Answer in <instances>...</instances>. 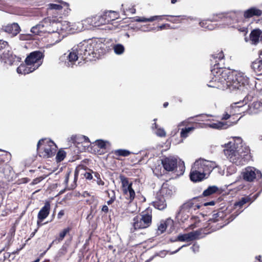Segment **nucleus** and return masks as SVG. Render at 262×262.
<instances>
[{
    "instance_id": "obj_11",
    "label": "nucleus",
    "mask_w": 262,
    "mask_h": 262,
    "mask_svg": "<svg viewBox=\"0 0 262 262\" xmlns=\"http://www.w3.org/2000/svg\"><path fill=\"white\" fill-rule=\"evenodd\" d=\"M192 166L195 168H197L198 170L205 173V174L207 177L210 174L213 169L217 167V165L215 162L202 158L196 160Z\"/></svg>"
},
{
    "instance_id": "obj_3",
    "label": "nucleus",
    "mask_w": 262,
    "mask_h": 262,
    "mask_svg": "<svg viewBox=\"0 0 262 262\" xmlns=\"http://www.w3.org/2000/svg\"><path fill=\"white\" fill-rule=\"evenodd\" d=\"M240 137H233L232 141L225 145L224 152L227 158L237 165H243L245 162V156L249 153L248 147L243 144Z\"/></svg>"
},
{
    "instance_id": "obj_26",
    "label": "nucleus",
    "mask_w": 262,
    "mask_h": 262,
    "mask_svg": "<svg viewBox=\"0 0 262 262\" xmlns=\"http://www.w3.org/2000/svg\"><path fill=\"white\" fill-rule=\"evenodd\" d=\"M123 193L128 198L130 201H133L135 196V192L132 187V185L122 188Z\"/></svg>"
},
{
    "instance_id": "obj_45",
    "label": "nucleus",
    "mask_w": 262,
    "mask_h": 262,
    "mask_svg": "<svg viewBox=\"0 0 262 262\" xmlns=\"http://www.w3.org/2000/svg\"><path fill=\"white\" fill-rule=\"evenodd\" d=\"M106 192L107 193L108 197L110 198V199L107 201V204L110 205L114 202L116 199V196H114L113 194L112 196H111V194L108 192V191H106Z\"/></svg>"
},
{
    "instance_id": "obj_21",
    "label": "nucleus",
    "mask_w": 262,
    "mask_h": 262,
    "mask_svg": "<svg viewBox=\"0 0 262 262\" xmlns=\"http://www.w3.org/2000/svg\"><path fill=\"white\" fill-rule=\"evenodd\" d=\"M83 30V27L81 26L80 22L76 23H68L67 24V31L69 34H73Z\"/></svg>"
},
{
    "instance_id": "obj_7",
    "label": "nucleus",
    "mask_w": 262,
    "mask_h": 262,
    "mask_svg": "<svg viewBox=\"0 0 262 262\" xmlns=\"http://www.w3.org/2000/svg\"><path fill=\"white\" fill-rule=\"evenodd\" d=\"M152 214L150 210H147L141 214L135 217L133 220L131 231L134 232L137 229H142L148 228L151 224Z\"/></svg>"
},
{
    "instance_id": "obj_36",
    "label": "nucleus",
    "mask_w": 262,
    "mask_h": 262,
    "mask_svg": "<svg viewBox=\"0 0 262 262\" xmlns=\"http://www.w3.org/2000/svg\"><path fill=\"white\" fill-rule=\"evenodd\" d=\"M195 127H189L187 128H183L181 130L180 135L181 137L183 138H185L187 137H188L189 134L191 132H192Z\"/></svg>"
},
{
    "instance_id": "obj_5",
    "label": "nucleus",
    "mask_w": 262,
    "mask_h": 262,
    "mask_svg": "<svg viewBox=\"0 0 262 262\" xmlns=\"http://www.w3.org/2000/svg\"><path fill=\"white\" fill-rule=\"evenodd\" d=\"M90 143L88 137L82 135H73L70 138L67 143V146H68V152L73 157L77 156L79 152L85 150V148L88 146Z\"/></svg>"
},
{
    "instance_id": "obj_14",
    "label": "nucleus",
    "mask_w": 262,
    "mask_h": 262,
    "mask_svg": "<svg viewBox=\"0 0 262 262\" xmlns=\"http://www.w3.org/2000/svg\"><path fill=\"white\" fill-rule=\"evenodd\" d=\"M51 210V204L49 201H46L44 206L41 208L37 214V224H40L49 215Z\"/></svg>"
},
{
    "instance_id": "obj_49",
    "label": "nucleus",
    "mask_w": 262,
    "mask_h": 262,
    "mask_svg": "<svg viewBox=\"0 0 262 262\" xmlns=\"http://www.w3.org/2000/svg\"><path fill=\"white\" fill-rule=\"evenodd\" d=\"M43 179V178L40 177L38 178H36L33 180L32 184H37L40 182H41Z\"/></svg>"
},
{
    "instance_id": "obj_32",
    "label": "nucleus",
    "mask_w": 262,
    "mask_h": 262,
    "mask_svg": "<svg viewBox=\"0 0 262 262\" xmlns=\"http://www.w3.org/2000/svg\"><path fill=\"white\" fill-rule=\"evenodd\" d=\"M20 27L17 23H13L6 27V31L9 32L14 34H17L19 32Z\"/></svg>"
},
{
    "instance_id": "obj_62",
    "label": "nucleus",
    "mask_w": 262,
    "mask_h": 262,
    "mask_svg": "<svg viewBox=\"0 0 262 262\" xmlns=\"http://www.w3.org/2000/svg\"><path fill=\"white\" fill-rule=\"evenodd\" d=\"M66 190V188H64L63 190H61L59 193V195L61 194H62L64 191Z\"/></svg>"
},
{
    "instance_id": "obj_54",
    "label": "nucleus",
    "mask_w": 262,
    "mask_h": 262,
    "mask_svg": "<svg viewBox=\"0 0 262 262\" xmlns=\"http://www.w3.org/2000/svg\"><path fill=\"white\" fill-rule=\"evenodd\" d=\"M65 214L64 210H61L57 214V218L58 219H61Z\"/></svg>"
},
{
    "instance_id": "obj_40",
    "label": "nucleus",
    "mask_w": 262,
    "mask_h": 262,
    "mask_svg": "<svg viewBox=\"0 0 262 262\" xmlns=\"http://www.w3.org/2000/svg\"><path fill=\"white\" fill-rule=\"evenodd\" d=\"M115 154L117 156H121L126 157L130 154V152L125 149H118L116 150L114 152Z\"/></svg>"
},
{
    "instance_id": "obj_19",
    "label": "nucleus",
    "mask_w": 262,
    "mask_h": 262,
    "mask_svg": "<svg viewBox=\"0 0 262 262\" xmlns=\"http://www.w3.org/2000/svg\"><path fill=\"white\" fill-rule=\"evenodd\" d=\"M173 226V221L170 218L166 219L165 221H162L158 227V234L163 233L168 227H172Z\"/></svg>"
},
{
    "instance_id": "obj_63",
    "label": "nucleus",
    "mask_w": 262,
    "mask_h": 262,
    "mask_svg": "<svg viewBox=\"0 0 262 262\" xmlns=\"http://www.w3.org/2000/svg\"><path fill=\"white\" fill-rule=\"evenodd\" d=\"M95 176L97 178V179H98V178H100V175L98 173H96L95 174Z\"/></svg>"
},
{
    "instance_id": "obj_6",
    "label": "nucleus",
    "mask_w": 262,
    "mask_h": 262,
    "mask_svg": "<svg viewBox=\"0 0 262 262\" xmlns=\"http://www.w3.org/2000/svg\"><path fill=\"white\" fill-rule=\"evenodd\" d=\"M57 149L55 143L49 139L45 138L39 140L37 144V150L39 157L48 158L54 156Z\"/></svg>"
},
{
    "instance_id": "obj_61",
    "label": "nucleus",
    "mask_w": 262,
    "mask_h": 262,
    "mask_svg": "<svg viewBox=\"0 0 262 262\" xmlns=\"http://www.w3.org/2000/svg\"><path fill=\"white\" fill-rule=\"evenodd\" d=\"M111 194V196H112L113 194L114 196H116L115 191L114 190H111V192H108Z\"/></svg>"
},
{
    "instance_id": "obj_48",
    "label": "nucleus",
    "mask_w": 262,
    "mask_h": 262,
    "mask_svg": "<svg viewBox=\"0 0 262 262\" xmlns=\"http://www.w3.org/2000/svg\"><path fill=\"white\" fill-rule=\"evenodd\" d=\"M191 250L194 253L198 252L199 250V246L197 244H193L192 246L191 247Z\"/></svg>"
},
{
    "instance_id": "obj_15",
    "label": "nucleus",
    "mask_w": 262,
    "mask_h": 262,
    "mask_svg": "<svg viewBox=\"0 0 262 262\" xmlns=\"http://www.w3.org/2000/svg\"><path fill=\"white\" fill-rule=\"evenodd\" d=\"M208 177L205 174V173L195 168L193 166H192L191 171L190 172V180L193 182H199L207 178Z\"/></svg>"
},
{
    "instance_id": "obj_31",
    "label": "nucleus",
    "mask_w": 262,
    "mask_h": 262,
    "mask_svg": "<svg viewBox=\"0 0 262 262\" xmlns=\"http://www.w3.org/2000/svg\"><path fill=\"white\" fill-rule=\"evenodd\" d=\"M251 68L254 72L258 75H262V63L258 61H255L252 62Z\"/></svg>"
},
{
    "instance_id": "obj_46",
    "label": "nucleus",
    "mask_w": 262,
    "mask_h": 262,
    "mask_svg": "<svg viewBox=\"0 0 262 262\" xmlns=\"http://www.w3.org/2000/svg\"><path fill=\"white\" fill-rule=\"evenodd\" d=\"M156 134L159 137H164L166 135V133L163 129L159 128L156 132Z\"/></svg>"
},
{
    "instance_id": "obj_2",
    "label": "nucleus",
    "mask_w": 262,
    "mask_h": 262,
    "mask_svg": "<svg viewBox=\"0 0 262 262\" xmlns=\"http://www.w3.org/2000/svg\"><path fill=\"white\" fill-rule=\"evenodd\" d=\"M242 14L239 11H231L228 13H221L213 16L211 20H205L200 23V26L209 30H213L215 27L212 21L221 20L223 27H228L237 29L239 31L246 34L247 29L245 26H241L238 23L242 19Z\"/></svg>"
},
{
    "instance_id": "obj_22",
    "label": "nucleus",
    "mask_w": 262,
    "mask_h": 262,
    "mask_svg": "<svg viewBox=\"0 0 262 262\" xmlns=\"http://www.w3.org/2000/svg\"><path fill=\"white\" fill-rule=\"evenodd\" d=\"M262 31L259 29H255L251 31L250 34V40L253 45H257L260 38H261Z\"/></svg>"
},
{
    "instance_id": "obj_51",
    "label": "nucleus",
    "mask_w": 262,
    "mask_h": 262,
    "mask_svg": "<svg viewBox=\"0 0 262 262\" xmlns=\"http://www.w3.org/2000/svg\"><path fill=\"white\" fill-rule=\"evenodd\" d=\"M214 57L215 58H218L219 59H222L224 58V54L222 52H220L216 55H214Z\"/></svg>"
},
{
    "instance_id": "obj_20",
    "label": "nucleus",
    "mask_w": 262,
    "mask_h": 262,
    "mask_svg": "<svg viewBox=\"0 0 262 262\" xmlns=\"http://www.w3.org/2000/svg\"><path fill=\"white\" fill-rule=\"evenodd\" d=\"M262 111V102H254L249 105V108L247 110L248 114L251 115L256 114Z\"/></svg>"
},
{
    "instance_id": "obj_47",
    "label": "nucleus",
    "mask_w": 262,
    "mask_h": 262,
    "mask_svg": "<svg viewBox=\"0 0 262 262\" xmlns=\"http://www.w3.org/2000/svg\"><path fill=\"white\" fill-rule=\"evenodd\" d=\"M8 45V42L6 41L0 39V51L5 48Z\"/></svg>"
},
{
    "instance_id": "obj_30",
    "label": "nucleus",
    "mask_w": 262,
    "mask_h": 262,
    "mask_svg": "<svg viewBox=\"0 0 262 262\" xmlns=\"http://www.w3.org/2000/svg\"><path fill=\"white\" fill-rule=\"evenodd\" d=\"M245 100L242 101H239L232 104L230 107L228 109L230 114H233L236 112V109L242 107L246 104Z\"/></svg>"
},
{
    "instance_id": "obj_60",
    "label": "nucleus",
    "mask_w": 262,
    "mask_h": 262,
    "mask_svg": "<svg viewBox=\"0 0 262 262\" xmlns=\"http://www.w3.org/2000/svg\"><path fill=\"white\" fill-rule=\"evenodd\" d=\"M173 23H180L181 22V19L179 18L174 19L173 20L171 21Z\"/></svg>"
},
{
    "instance_id": "obj_38",
    "label": "nucleus",
    "mask_w": 262,
    "mask_h": 262,
    "mask_svg": "<svg viewBox=\"0 0 262 262\" xmlns=\"http://www.w3.org/2000/svg\"><path fill=\"white\" fill-rule=\"evenodd\" d=\"M62 9V6L60 5L55 4H49L48 5L47 12H49L50 11L52 10H60Z\"/></svg>"
},
{
    "instance_id": "obj_64",
    "label": "nucleus",
    "mask_w": 262,
    "mask_h": 262,
    "mask_svg": "<svg viewBox=\"0 0 262 262\" xmlns=\"http://www.w3.org/2000/svg\"><path fill=\"white\" fill-rule=\"evenodd\" d=\"M168 105V102H165L163 104V106L164 107H166L167 106V105Z\"/></svg>"
},
{
    "instance_id": "obj_9",
    "label": "nucleus",
    "mask_w": 262,
    "mask_h": 262,
    "mask_svg": "<svg viewBox=\"0 0 262 262\" xmlns=\"http://www.w3.org/2000/svg\"><path fill=\"white\" fill-rule=\"evenodd\" d=\"M199 208L200 206L198 204L194 203L192 200L189 201L181 206L176 217L182 222H185L188 220L193 211Z\"/></svg>"
},
{
    "instance_id": "obj_16",
    "label": "nucleus",
    "mask_w": 262,
    "mask_h": 262,
    "mask_svg": "<svg viewBox=\"0 0 262 262\" xmlns=\"http://www.w3.org/2000/svg\"><path fill=\"white\" fill-rule=\"evenodd\" d=\"M162 164L164 169L168 171H173L176 167L177 161L172 157H167L162 160Z\"/></svg>"
},
{
    "instance_id": "obj_24",
    "label": "nucleus",
    "mask_w": 262,
    "mask_h": 262,
    "mask_svg": "<svg viewBox=\"0 0 262 262\" xmlns=\"http://www.w3.org/2000/svg\"><path fill=\"white\" fill-rule=\"evenodd\" d=\"M261 13V10L253 7L245 11L244 15L245 18H250L254 16H259Z\"/></svg>"
},
{
    "instance_id": "obj_42",
    "label": "nucleus",
    "mask_w": 262,
    "mask_h": 262,
    "mask_svg": "<svg viewBox=\"0 0 262 262\" xmlns=\"http://www.w3.org/2000/svg\"><path fill=\"white\" fill-rule=\"evenodd\" d=\"M120 180L121 181L122 188H124L125 187L132 185L131 183L129 182L128 179L123 176L120 177Z\"/></svg>"
},
{
    "instance_id": "obj_53",
    "label": "nucleus",
    "mask_w": 262,
    "mask_h": 262,
    "mask_svg": "<svg viewBox=\"0 0 262 262\" xmlns=\"http://www.w3.org/2000/svg\"><path fill=\"white\" fill-rule=\"evenodd\" d=\"M179 167L181 169L180 174H182L185 170V166L183 162H182V163L179 165Z\"/></svg>"
},
{
    "instance_id": "obj_58",
    "label": "nucleus",
    "mask_w": 262,
    "mask_h": 262,
    "mask_svg": "<svg viewBox=\"0 0 262 262\" xmlns=\"http://www.w3.org/2000/svg\"><path fill=\"white\" fill-rule=\"evenodd\" d=\"M102 211L105 212H107L108 211V208L106 205H104L102 208Z\"/></svg>"
},
{
    "instance_id": "obj_13",
    "label": "nucleus",
    "mask_w": 262,
    "mask_h": 262,
    "mask_svg": "<svg viewBox=\"0 0 262 262\" xmlns=\"http://www.w3.org/2000/svg\"><path fill=\"white\" fill-rule=\"evenodd\" d=\"M244 180L248 182H253L256 178L261 177V172L253 167H247L242 173Z\"/></svg>"
},
{
    "instance_id": "obj_18",
    "label": "nucleus",
    "mask_w": 262,
    "mask_h": 262,
    "mask_svg": "<svg viewBox=\"0 0 262 262\" xmlns=\"http://www.w3.org/2000/svg\"><path fill=\"white\" fill-rule=\"evenodd\" d=\"M199 235V234L196 231L190 232L188 233L179 235L176 241L189 242L196 239Z\"/></svg>"
},
{
    "instance_id": "obj_33",
    "label": "nucleus",
    "mask_w": 262,
    "mask_h": 262,
    "mask_svg": "<svg viewBox=\"0 0 262 262\" xmlns=\"http://www.w3.org/2000/svg\"><path fill=\"white\" fill-rule=\"evenodd\" d=\"M162 16H153L148 18L144 17H137L135 19V21L137 22H146V21H154L157 20L158 18H161Z\"/></svg>"
},
{
    "instance_id": "obj_41",
    "label": "nucleus",
    "mask_w": 262,
    "mask_h": 262,
    "mask_svg": "<svg viewBox=\"0 0 262 262\" xmlns=\"http://www.w3.org/2000/svg\"><path fill=\"white\" fill-rule=\"evenodd\" d=\"M95 143L98 146V147L100 148H104L108 142L103 140H97L96 141Z\"/></svg>"
},
{
    "instance_id": "obj_1",
    "label": "nucleus",
    "mask_w": 262,
    "mask_h": 262,
    "mask_svg": "<svg viewBox=\"0 0 262 262\" xmlns=\"http://www.w3.org/2000/svg\"><path fill=\"white\" fill-rule=\"evenodd\" d=\"M213 76L210 81V87L224 89L227 88L230 91L240 90L248 83V78L245 74L238 71H230L220 68L214 66L211 71Z\"/></svg>"
},
{
    "instance_id": "obj_8",
    "label": "nucleus",
    "mask_w": 262,
    "mask_h": 262,
    "mask_svg": "<svg viewBox=\"0 0 262 262\" xmlns=\"http://www.w3.org/2000/svg\"><path fill=\"white\" fill-rule=\"evenodd\" d=\"M171 194L172 190L167 187V185H163L157 192L155 200L152 202L154 206L159 210L165 209L167 207L166 200Z\"/></svg>"
},
{
    "instance_id": "obj_27",
    "label": "nucleus",
    "mask_w": 262,
    "mask_h": 262,
    "mask_svg": "<svg viewBox=\"0 0 262 262\" xmlns=\"http://www.w3.org/2000/svg\"><path fill=\"white\" fill-rule=\"evenodd\" d=\"M93 17H88L80 22L81 26L83 27V30L91 29L93 26Z\"/></svg>"
},
{
    "instance_id": "obj_57",
    "label": "nucleus",
    "mask_w": 262,
    "mask_h": 262,
    "mask_svg": "<svg viewBox=\"0 0 262 262\" xmlns=\"http://www.w3.org/2000/svg\"><path fill=\"white\" fill-rule=\"evenodd\" d=\"M187 121H182L181 122H180L178 125V127H180L181 126H184V125H187Z\"/></svg>"
},
{
    "instance_id": "obj_29",
    "label": "nucleus",
    "mask_w": 262,
    "mask_h": 262,
    "mask_svg": "<svg viewBox=\"0 0 262 262\" xmlns=\"http://www.w3.org/2000/svg\"><path fill=\"white\" fill-rule=\"evenodd\" d=\"M94 23L93 26L95 27H99L101 25L106 24V21L104 18V15L101 16H96L93 17Z\"/></svg>"
},
{
    "instance_id": "obj_12",
    "label": "nucleus",
    "mask_w": 262,
    "mask_h": 262,
    "mask_svg": "<svg viewBox=\"0 0 262 262\" xmlns=\"http://www.w3.org/2000/svg\"><path fill=\"white\" fill-rule=\"evenodd\" d=\"M44 56L43 52L42 51H34L27 56L25 61L27 64H30L36 70L42 64Z\"/></svg>"
},
{
    "instance_id": "obj_17",
    "label": "nucleus",
    "mask_w": 262,
    "mask_h": 262,
    "mask_svg": "<svg viewBox=\"0 0 262 262\" xmlns=\"http://www.w3.org/2000/svg\"><path fill=\"white\" fill-rule=\"evenodd\" d=\"M199 127H210L214 129H226L229 126L232 125V124L230 123L228 125L227 122H216L211 123H206V124H198Z\"/></svg>"
},
{
    "instance_id": "obj_59",
    "label": "nucleus",
    "mask_w": 262,
    "mask_h": 262,
    "mask_svg": "<svg viewBox=\"0 0 262 262\" xmlns=\"http://www.w3.org/2000/svg\"><path fill=\"white\" fill-rule=\"evenodd\" d=\"M230 117V115L228 114L227 113H226L225 115H224L223 117V119L227 120L229 119Z\"/></svg>"
},
{
    "instance_id": "obj_39",
    "label": "nucleus",
    "mask_w": 262,
    "mask_h": 262,
    "mask_svg": "<svg viewBox=\"0 0 262 262\" xmlns=\"http://www.w3.org/2000/svg\"><path fill=\"white\" fill-rule=\"evenodd\" d=\"M250 201V198L249 197L246 198H242L241 200L238 202H236L234 204V206L235 208H241L245 204L248 202Z\"/></svg>"
},
{
    "instance_id": "obj_43",
    "label": "nucleus",
    "mask_w": 262,
    "mask_h": 262,
    "mask_svg": "<svg viewBox=\"0 0 262 262\" xmlns=\"http://www.w3.org/2000/svg\"><path fill=\"white\" fill-rule=\"evenodd\" d=\"M64 157H65V152L63 151H61L59 150L57 153L56 157L57 162H61V161H62L64 159Z\"/></svg>"
},
{
    "instance_id": "obj_44",
    "label": "nucleus",
    "mask_w": 262,
    "mask_h": 262,
    "mask_svg": "<svg viewBox=\"0 0 262 262\" xmlns=\"http://www.w3.org/2000/svg\"><path fill=\"white\" fill-rule=\"evenodd\" d=\"M66 253V249L64 248V246H62V248L59 250L56 255L57 258H60L63 256Z\"/></svg>"
},
{
    "instance_id": "obj_10",
    "label": "nucleus",
    "mask_w": 262,
    "mask_h": 262,
    "mask_svg": "<svg viewBox=\"0 0 262 262\" xmlns=\"http://www.w3.org/2000/svg\"><path fill=\"white\" fill-rule=\"evenodd\" d=\"M31 32L35 35L41 36L46 33H51L54 31L52 29L51 19L45 18L38 24L33 26L31 29Z\"/></svg>"
},
{
    "instance_id": "obj_4",
    "label": "nucleus",
    "mask_w": 262,
    "mask_h": 262,
    "mask_svg": "<svg viewBox=\"0 0 262 262\" xmlns=\"http://www.w3.org/2000/svg\"><path fill=\"white\" fill-rule=\"evenodd\" d=\"M104 45L100 40H98L96 42H93L86 46L82 45L74 48L68 56V66L73 67L78 60V56L82 55V51H84L83 55L84 56L96 54L97 53H99V50L104 48Z\"/></svg>"
},
{
    "instance_id": "obj_37",
    "label": "nucleus",
    "mask_w": 262,
    "mask_h": 262,
    "mask_svg": "<svg viewBox=\"0 0 262 262\" xmlns=\"http://www.w3.org/2000/svg\"><path fill=\"white\" fill-rule=\"evenodd\" d=\"M113 49L116 54L120 55L124 53V47L121 44H117L114 46Z\"/></svg>"
},
{
    "instance_id": "obj_56",
    "label": "nucleus",
    "mask_w": 262,
    "mask_h": 262,
    "mask_svg": "<svg viewBox=\"0 0 262 262\" xmlns=\"http://www.w3.org/2000/svg\"><path fill=\"white\" fill-rule=\"evenodd\" d=\"M170 27V25L168 24H163L160 26H159L158 28L160 30H162L164 29H168Z\"/></svg>"
},
{
    "instance_id": "obj_34",
    "label": "nucleus",
    "mask_w": 262,
    "mask_h": 262,
    "mask_svg": "<svg viewBox=\"0 0 262 262\" xmlns=\"http://www.w3.org/2000/svg\"><path fill=\"white\" fill-rule=\"evenodd\" d=\"M66 236V229H63L61 232H60L59 235L56 237V238L53 241L52 243L50 245L48 249H49L53 244H58L62 241L64 237Z\"/></svg>"
},
{
    "instance_id": "obj_23",
    "label": "nucleus",
    "mask_w": 262,
    "mask_h": 262,
    "mask_svg": "<svg viewBox=\"0 0 262 262\" xmlns=\"http://www.w3.org/2000/svg\"><path fill=\"white\" fill-rule=\"evenodd\" d=\"M35 70L34 68L32 67L30 64H27L26 62L25 63L20 64L17 68L18 73L24 75L29 74Z\"/></svg>"
},
{
    "instance_id": "obj_52",
    "label": "nucleus",
    "mask_w": 262,
    "mask_h": 262,
    "mask_svg": "<svg viewBox=\"0 0 262 262\" xmlns=\"http://www.w3.org/2000/svg\"><path fill=\"white\" fill-rule=\"evenodd\" d=\"M84 177L88 180H92L93 179V176L92 174L90 172H85L84 174Z\"/></svg>"
},
{
    "instance_id": "obj_35",
    "label": "nucleus",
    "mask_w": 262,
    "mask_h": 262,
    "mask_svg": "<svg viewBox=\"0 0 262 262\" xmlns=\"http://www.w3.org/2000/svg\"><path fill=\"white\" fill-rule=\"evenodd\" d=\"M218 190V188L215 186H209L205 190L203 193L204 196H207L215 193Z\"/></svg>"
},
{
    "instance_id": "obj_25",
    "label": "nucleus",
    "mask_w": 262,
    "mask_h": 262,
    "mask_svg": "<svg viewBox=\"0 0 262 262\" xmlns=\"http://www.w3.org/2000/svg\"><path fill=\"white\" fill-rule=\"evenodd\" d=\"M0 61L1 62L9 66L12 65L14 61L12 55L8 53L0 54Z\"/></svg>"
},
{
    "instance_id": "obj_55",
    "label": "nucleus",
    "mask_w": 262,
    "mask_h": 262,
    "mask_svg": "<svg viewBox=\"0 0 262 262\" xmlns=\"http://www.w3.org/2000/svg\"><path fill=\"white\" fill-rule=\"evenodd\" d=\"M96 182L99 186H103L104 185V182L100 179V178H98L96 180Z\"/></svg>"
},
{
    "instance_id": "obj_28",
    "label": "nucleus",
    "mask_w": 262,
    "mask_h": 262,
    "mask_svg": "<svg viewBox=\"0 0 262 262\" xmlns=\"http://www.w3.org/2000/svg\"><path fill=\"white\" fill-rule=\"evenodd\" d=\"M103 15L105 18V20L106 21V24H108L111 21L116 19L118 16L117 12L112 11L106 12L103 14Z\"/></svg>"
},
{
    "instance_id": "obj_50",
    "label": "nucleus",
    "mask_w": 262,
    "mask_h": 262,
    "mask_svg": "<svg viewBox=\"0 0 262 262\" xmlns=\"http://www.w3.org/2000/svg\"><path fill=\"white\" fill-rule=\"evenodd\" d=\"M222 214H223L222 212H219L216 214H213L214 217L212 219V220H213V222H215L218 221L219 219H216V218L218 217L221 218L222 216H221V215H222Z\"/></svg>"
}]
</instances>
